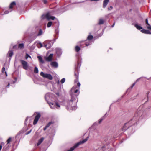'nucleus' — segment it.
Instances as JSON below:
<instances>
[{
  "instance_id": "27",
  "label": "nucleus",
  "mask_w": 151,
  "mask_h": 151,
  "mask_svg": "<svg viewBox=\"0 0 151 151\" xmlns=\"http://www.w3.org/2000/svg\"><path fill=\"white\" fill-rule=\"evenodd\" d=\"M13 54V52L12 51H10L8 53L9 56L11 57L12 56Z\"/></svg>"
},
{
  "instance_id": "58",
  "label": "nucleus",
  "mask_w": 151,
  "mask_h": 151,
  "mask_svg": "<svg viewBox=\"0 0 151 151\" xmlns=\"http://www.w3.org/2000/svg\"><path fill=\"white\" fill-rule=\"evenodd\" d=\"M137 116H139V114H137Z\"/></svg>"
},
{
  "instance_id": "28",
  "label": "nucleus",
  "mask_w": 151,
  "mask_h": 151,
  "mask_svg": "<svg viewBox=\"0 0 151 151\" xmlns=\"http://www.w3.org/2000/svg\"><path fill=\"white\" fill-rule=\"evenodd\" d=\"M52 22H49L47 24V27H51V25H52Z\"/></svg>"
},
{
  "instance_id": "56",
  "label": "nucleus",
  "mask_w": 151,
  "mask_h": 151,
  "mask_svg": "<svg viewBox=\"0 0 151 151\" xmlns=\"http://www.w3.org/2000/svg\"><path fill=\"white\" fill-rule=\"evenodd\" d=\"M148 93H147V96H148Z\"/></svg>"
},
{
  "instance_id": "53",
  "label": "nucleus",
  "mask_w": 151,
  "mask_h": 151,
  "mask_svg": "<svg viewBox=\"0 0 151 151\" xmlns=\"http://www.w3.org/2000/svg\"><path fill=\"white\" fill-rule=\"evenodd\" d=\"M140 78H138V79H137L136 80V82H135L136 83V82H137L140 79Z\"/></svg>"
},
{
  "instance_id": "36",
  "label": "nucleus",
  "mask_w": 151,
  "mask_h": 151,
  "mask_svg": "<svg viewBox=\"0 0 151 151\" xmlns=\"http://www.w3.org/2000/svg\"><path fill=\"white\" fill-rule=\"evenodd\" d=\"M32 130H31L28 131L27 132H26L25 134L26 135H28L31 132Z\"/></svg>"
},
{
  "instance_id": "16",
  "label": "nucleus",
  "mask_w": 151,
  "mask_h": 151,
  "mask_svg": "<svg viewBox=\"0 0 151 151\" xmlns=\"http://www.w3.org/2000/svg\"><path fill=\"white\" fill-rule=\"evenodd\" d=\"M141 32L143 33L151 34V32L148 30L145 29H142L141 30Z\"/></svg>"
},
{
  "instance_id": "37",
  "label": "nucleus",
  "mask_w": 151,
  "mask_h": 151,
  "mask_svg": "<svg viewBox=\"0 0 151 151\" xmlns=\"http://www.w3.org/2000/svg\"><path fill=\"white\" fill-rule=\"evenodd\" d=\"M112 8H113L112 6H110L108 8V10H111L112 9Z\"/></svg>"
},
{
  "instance_id": "42",
  "label": "nucleus",
  "mask_w": 151,
  "mask_h": 151,
  "mask_svg": "<svg viewBox=\"0 0 151 151\" xmlns=\"http://www.w3.org/2000/svg\"><path fill=\"white\" fill-rule=\"evenodd\" d=\"M103 120V119H102L101 118V119H100V120L99 121V123H100Z\"/></svg>"
},
{
  "instance_id": "22",
  "label": "nucleus",
  "mask_w": 151,
  "mask_h": 151,
  "mask_svg": "<svg viewBox=\"0 0 151 151\" xmlns=\"http://www.w3.org/2000/svg\"><path fill=\"white\" fill-rule=\"evenodd\" d=\"M104 22V20L102 19H101L99 20L98 24L99 25L102 24H103Z\"/></svg>"
},
{
  "instance_id": "43",
  "label": "nucleus",
  "mask_w": 151,
  "mask_h": 151,
  "mask_svg": "<svg viewBox=\"0 0 151 151\" xmlns=\"http://www.w3.org/2000/svg\"><path fill=\"white\" fill-rule=\"evenodd\" d=\"M58 29H56L55 30V32L57 34H58Z\"/></svg>"
},
{
  "instance_id": "29",
  "label": "nucleus",
  "mask_w": 151,
  "mask_h": 151,
  "mask_svg": "<svg viewBox=\"0 0 151 151\" xmlns=\"http://www.w3.org/2000/svg\"><path fill=\"white\" fill-rule=\"evenodd\" d=\"M42 34V31L41 29L39 30V32L37 34V36H39L41 35Z\"/></svg>"
},
{
  "instance_id": "4",
  "label": "nucleus",
  "mask_w": 151,
  "mask_h": 151,
  "mask_svg": "<svg viewBox=\"0 0 151 151\" xmlns=\"http://www.w3.org/2000/svg\"><path fill=\"white\" fill-rule=\"evenodd\" d=\"M49 105L50 108L52 109H55L56 108L59 109L60 108V106L59 103L57 102H50L48 103Z\"/></svg>"
},
{
  "instance_id": "7",
  "label": "nucleus",
  "mask_w": 151,
  "mask_h": 151,
  "mask_svg": "<svg viewBox=\"0 0 151 151\" xmlns=\"http://www.w3.org/2000/svg\"><path fill=\"white\" fill-rule=\"evenodd\" d=\"M52 42L51 41L47 40L45 41L43 43L44 46L47 49L50 48L52 46Z\"/></svg>"
},
{
  "instance_id": "54",
  "label": "nucleus",
  "mask_w": 151,
  "mask_h": 151,
  "mask_svg": "<svg viewBox=\"0 0 151 151\" xmlns=\"http://www.w3.org/2000/svg\"><path fill=\"white\" fill-rule=\"evenodd\" d=\"M140 78H138V79H137L136 80V82H135L136 83V82H137L140 79Z\"/></svg>"
},
{
  "instance_id": "19",
  "label": "nucleus",
  "mask_w": 151,
  "mask_h": 151,
  "mask_svg": "<svg viewBox=\"0 0 151 151\" xmlns=\"http://www.w3.org/2000/svg\"><path fill=\"white\" fill-rule=\"evenodd\" d=\"M37 58H38L39 61L41 63H44V61L43 60L42 58V57L40 56H37Z\"/></svg>"
},
{
  "instance_id": "48",
  "label": "nucleus",
  "mask_w": 151,
  "mask_h": 151,
  "mask_svg": "<svg viewBox=\"0 0 151 151\" xmlns=\"http://www.w3.org/2000/svg\"><path fill=\"white\" fill-rule=\"evenodd\" d=\"M82 2H75V3H73V4H78V3H81Z\"/></svg>"
},
{
  "instance_id": "32",
  "label": "nucleus",
  "mask_w": 151,
  "mask_h": 151,
  "mask_svg": "<svg viewBox=\"0 0 151 151\" xmlns=\"http://www.w3.org/2000/svg\"><path fill=\"white\" fill-rule=\"evenodd\" d=\"M145 22L146 25H147V26H150L151 25L149 24L148 22V20L147 19H146L145 20Z\"/></svg>"
},
{
  "instance_id": "55",
  "label": "nucleus",
  "mask_w": 151,
  "mask_h": 151,
  "mask_svg": "<svg viewBox=\"0 0 151 151\" xmlns=\"http://www.w3.org/2000/svg\"><path fill=\"white\" fill-rule=\"evenodd\" d=\"M19 134V133L18 134H17V136H18Z\"/></svg>"
},
{
  "instance_id": "33",
  "label": "nucleus",
  "mask_w": 151,
  "mask_h": 151,
  "mask_svg": "<svg viewBox=\"0 0 151 151\" xmlns=\"http://www.w3.org/2000/svg\"><path fill=\"white\" fill-rule=\"evenodd\" d=\"M30 58L31 59V57L29 55V54H28L27 53L26 54V57H25V58L27 59L28 58Z\"/></svg>"
},
{
  "instance_id": "6",
  "label": "nucleus",
  "mask_w": 151,
  "mask_h": 151,
  "mask_svg": "<svg viewBox=\"0 0 151 151\" xmlns=\"http://www.w3.org/2000/svg\"><path fill=\"white\" fill-rule=\"evenodd\" d=\"M40 75L43 78L48 79L50 80H51L53 79V77L51 74L46 73H45L43 72H40Z\"/></svg>"
},
{
  "instance_id": "5",
  "label": "nucleus",
  "mask_w": 151,
  "mask_h": 151,
  "mask_svg": "<svg viewBox=\"0 0 151 151\" xmlns=\"http://www.w3.org/2000/svg\"><path fill=\"white\" fill-rule=\"evenodd\" d=\"M53 96V94L50 93H48L46 94L45 96V99L48 103L52 101Z\"/></svg>"
},
{
  "instance_id": "31",
  "label": "nucleus",
  "mask_w": 151,
  "mask_h": 151,
  "mask_svg": "<svg viewBox=\"0 0 151 151\" xmlns=\"http://www.w3.org/2000/svg\"><path fill=\"white\" fill-rule=\"evenodd\" d=\"M65 78H62L60 81L61 83L62 84L64 83L65 82Z\"/></svg>"
},
{
  "instance_id": "57",
  "label": "nucleus",
  "mask_w": 151,
  "mask_h": 151,
  "mask_svg": "<svg viewBox=\"0 0 151 151\" xmlns=\"http://www.w3.org/2000/svg\"><path fill=\"white\" fill-rule=\"evenodd\" d=\"M59 83V81H58V83Z\"/></svg>"
},
{
  "instance_id": "25",
  "label": "nucleus",
  "mask_w": 151,
  "mask_h": 151,
  "mask_svg": "<svg viewBox=\"0 0 151 151\" xmlns=\"http://www.w3.org/2000/svg\"><path fill=\"white\" fill-rule=\"evenodd\" d=\"M39 71L38 68L36 67L35 66L34 70V72L35 73H38Z\"/></svg>"
},
{
  "instance_id": "11",
  "label": "nucleus",
  "mask_w": 151,
  "mask_h": 151,
  "mask_svg": "<svg viewBox=\"0 0 151 151\" xmlns=\"http://www.w3.org/2000/svg\"><path fill=\"white\" fill-rule=\"evenodd\" d=\"M21 64L23 66V68L26 70H27L28 68V64L24 60H20Z\"/></svg>"
},
{
  "instance_id": "8",
  "label": "nucleus",
  "mask_w": 151,
  "mask_h": 151,
  "mask_svg": "<svg viewBox=\"0 0 151 151\" xmlns=\"http://www.w3.org/2000/svg\"><path fill=\"white\" fill-rule=\"evenodd\" d=\"M93 38V36L91 35H90L88 36L87 38V40H86V42H85L86 46H87L89 45H91L92 43V42L90 40H92Z\"/></svg>"
},
{
  "instance_id": "30",
  "label": "nucleus",
  "mask_w": 151,
  "mask_h": 151,
  "mask_svg": "<svg viewBox=\"0 0 151 151\" xmlns=\"http://www.w3.org/2000/svg\"><path fill=\"white\" fill-rule=\"evenodd\" d=\"M5 71V68L4 67H3L2 68V72L3 73H4V72L5 73V74H6V76H7V73Z\"/></svg>"
},
{
  "instance_id": "14",
  "label": "nucleus",
  "mask_w": 151,
  "mask_h": 151,
  "mask_svg": "<svg viewBox=\"0 0 151 151\" xmlns=\"http://www.w3.org/2000/svg\"><path fill=\"white\" fill-rule=\"evenodd\" d=\"M56 52L57 55L59 56H60L62 53L61 50L59 48H57L56 49Z\"/></svg>"
},
{
  "instance_id": "49",
  "label": "nucleus",
  "mask_w": 151,
  "mask_h": 151,
  "mask_svg": "<svg viewBox=\"0 0 151 151\" xmlns=\"http://www.w3.org/2000/svg\"><path fill=\"white\" fill-rule=\"evenodd\" d=\"M29 118V117H27V118L25 120V122L27 121V120H28Z\"/></svg>"
},
{
  "instance_id": "46",
  "label": "nucleus",
  "mask_w": 151,
  "mask_h": 151,
  "mask_svg": "<svg viewBox=\"0 0 151 151\" xmlns=\"http://www.w3.org/2000/svg\"><path fill=\"white\" fill-rule=\"evenodd\" d=\"M10 85V83H8V84L6 86V88H8L9 86Z\"/></svg>"
},
{
  "instance_id": "26",
  "label": "nucleus",
  "mask_w": 151,
  "mask_h": 151,
  "mask_svg": "<svg viewBox=\"0 0 151 151\" xmlns=\"http://www.w3.org/2000/svg\"><path fill=\"white\" fill-rule=\"evenodd\" d=\"M75 50L76 52H78L80 50V48L78 46H77L75 47Z\"/></svg>"
},
{
  "instance_id": "20",
  "label": "nucleus",
  "mask_w": 151,
  "mask_h": 151,
  "mask_svg": "<svg viewBox=\"0 0 151 151\" xmlns=\"http://www.w3.org/2000/svg\"><path fill=\"white\" fill-rule=\"evenodd\" d=\"M44 139V138L43 137H42L38 141V142L37 143V145L38 146L40 145L42 142L43 141V140Z\"/></svg>"
},
{
  "instance_id": "2",
  "label": "nucleus",
  "mask_w": 151,
  "mask_h": 151,
  "mask_svg": "<svg viewBox=\"0 0 151 151\" xmlns=\"http://www.w3.org/2000/svg\"><path fill=\"white\" fill-rule=\"evenodd\" d=\"M88 139V137H87L83 140L80 141L79 142L75 144L73 146L71 147L70 150H68L67 151H73L75 148L78 147L79 145L81 144L84 143L87 141Z\"/></svg>"
},
{
  "instance_id": "1",
  "label": "nucleus",
  "mask_w": 151,
  "mask_h": 151,
  "mask_svg": "<svg viewBox=\"0 0 151 151\" xmlns=\"http://www.w3.org/2000/svg\"><path fill=\"white\" fill-rule=\"evenodd\" d=\"M81 65L79 63H78L77 66L75 68L76 70L75 72V76L76 79L75 80V83H76L78 86H74L71 89L70 92V95L71 99L70 101L66 102V104L65 105L66 106L67 109L68 110H75L77 108L76 105L78 101L77 96L79 94V87L80 84L78 82V68Z\"/></svg>"
},
{
  "instance_id": "18",
  "label": "nucleus",
  "mask_w": 151,
  "mask_h": 151,
  "mask_svg": "<svg viewBox=\"0 0 151 151\" xmlns=\"http://www.w3.org/2000/svg\"><path fill=\"white\" fill-rule=\"evenodd\" d=\"M133 24L136 28L139 30H141L142 29V28L140 25H139L137 24Z\"/></svg>"
},
{
  "instance_id": "24",
  "label": "nucleus",
  "mask_w": 151,
  "mask_h": 151,
  "mask_svg": "<svg viewBox=\"0 0 151 151\" xmlns=\"http://www.w3.org/2000/svg\"><path fill=\"white\" fill-rule=\"evenodd\" d=\"M37 46L38 48H40L43 46L42 44L40 42H39L37 43Z\"/></svg>"
},
{
  "instance_id": "38",
  "label": "nucleus",
  "mask_w": 151,
  "mask_h": 151,
  "mask_svg": "<svg viewBox=\"0 0 151 151\" xmlns=\"http://www.w3.org/2000/svg\"><path fill=\"white\" fill-rule=\"evenodd\" d=\"M136 84V82H134V83H133L132 85V86L130 87V88L131 89H132L133 87V86H134V85L135 84Z\"/></svg>"
},
{
  "instance_id": "3",
  "label": "nucleus",
  "mask_w": 151,
  "mask_h": 151,
  "mask_svg": "<svg viewBox=\"0 0 151 151\" xmlns=\"http://www.w3.org/2000/svg\"><path fill=\"white\" fill-rule=\"evenodd\" d=\"M42 19H46L48 20L50 19L54 20L55 19V17L53 16H51L49 13H47L46 14H44L42 15L41 17Z\"/></svg>"
},
{
  "instance_id": "10",
  "label": "nucleus",
  "mask_w": 151,
  "mask_h": 151,
  "mask_svg": "<svg viewBox=\"0 0 151 151\" xmlns=\"http://www.w3.org/2000/svg\"><path fill=\"white\" fill-rule=\"evenodd\" d=\"M104 148V146L100 145V144H99L97 145L94 151H103Z\"/></svg>"
},
{
  "instance_id": "44",
  "label": "nucleus",
  "mask_w": 151,
  "mask_h": 151,
  "mask_svg": "<svg viewBox=\"0 0 151 151\" xmlns=\"http://www.w3.org/2000/svg\"><path fill=\"white\" fill-rule=\"evenodd\" d=\"M136 114H135V116L133 118V119H132V120H134L135 121V119H136Z\"/></svg>"
},
{
  "instance_id": "35",
  "label": "nucleus",
  "mask_w": 151,
  "mask_h": 151,
  "mask_svg": "<svg viewBox=\"0 0 151 151\" xmlns=\"http://www.w3.org/2000/svg\"><path fill=\"white\" fill-rule=\"evenodd\" d=\"M51 124H52L51 122H49V123H48L46 125V126H47V127H48Z\"/></svg>"
},
{
  "instance_id": "50",
  "label": "nucleus",
  "mask_w": 151,
  "mask_h": 151,
  "mask_svg": "<svg viewBox=\"0 0 151 151\" xmlns=\"http://www.w3.org/2000/svg\"><path fill=\"white\" fill-rule=\"evenodd\" d=\"M2 148V146L1 145H0V151L1 150Z\"/></svg>"
},
{
  "instance_id": "9",
  "label": "nucleus",
  "mask_w": 151,
  "mask_h": 151,
  "mask_svg": "<svg viewBox=\"0 0 151 151\" xmlns=\"http://www.w3.org/2000/svg\"><path fill=\"white\" fill-rule=\"evenodd\" d=\"M16 3L14 1L11 3L9 6V8L7 10L5 11L4 12L5 14H7L12 11V9L13 8V7L15 5Z\"/></svg>"
},
{
  "instance_id": "45",
  "label": "nucleus",
  "mask_w": 151,
  "mask_h": 151,
  "mask_svg": "<svg viewBox=\"0 0 151 151\" xmlns=\"http://www.w3.org/2000/svg\"><path fill=\"white\" fill-rule=\"evenodd\" d=\"M48 127H47V126H46L43 129L44 130H45Z\"/></svg>"
},
{
  "instance_id": "41",
  "label": "nucleus",
  "mask_w": 151,
  "mask_h": 151,
  "mask_svg": "<svg viewBox=\"0 0 151 151\" xmlns=\"http://www.w3.org/2000/svg\"><path fill=\"white\" fill-rule=\"evenodd\" d=\"M147 28L151 30V26H147Z\"/></svg>"
},
{
  "instance_id": "40",
  "label": "nucleus",
  "mask_w": 151,
  "mask_h": 151,
  "mask_svg": "<svg viewBox=\"0 0 151 151\" xmlns=\"http://www.w3.org/2000/svg\"><path fill=\"white\" fill-rule=\"evenodd\" d=\"M43 1V3L45 4H47V1L46 0H44Z\"/></svg>"
},
{
  "instance_id": "59",
  "label": "nucleus",
  "mask_w": 151,
  "mask_h": 151,
  "mask_svg": "<svg viewBox=\"0 0 151 151\" xmlns=\"http://www.w3.org/2000/svg\"><path fill=\"white\" fill-rule=\"evenodd\" d=\"M80 45L81 46V45L80 44Z\"/></svg>"
},
{
  "instance_id": "51",
  "label": "nucleus",
  "mask_w": 151,
  "mask_h": 151,
  "mask_svg": "<svg viewBox=\"0 0 151 151\" xmlns=\"http://www.w3.org/2000/svg\"><path fill=\"white\" fill-rule=\"evenodd\" d=\"M115 24V22H114V23L113 25L111 26V27H114V26Z\"/></svg>"
},
{
  "instance_id": "13",
  "label": "nucleus",
  "mask_w": 151,
  "mask_h": 151,
  "mask_svg": "<svg viewBox=\"0 0 151 151\" xmlns=\"http://www.w3.org/2000/svg\"><path fill=\"white\" fill-rule=\"evenodd\" d=\"M53 56V54H51L48 57L45 56L44 57V58L46 61L47 62H50L52 60Z\"/></svg>"
},
{
  "instance_id": "15",
  "label": "nucleus",
  "mask_w": 151,
  "mask_h": 151,
  "mask_svg": "<svg viewBox=\"0 0 151 151\" xmlns=\"http://www.w3.org/2000/svg\"><path fill=\"white\" fill-rule=\"evenodd\" d=\"M109 0H104L103 5V8H105L106 7Z\"/></svg>"
},
{
  "instance_id": "52",
  "label": "nucleus",
  "mask_w": 151,
  "mask_h": 151,
  "mask_svg": "<svg viewBox=\"0 0 151 151\" xmlns=\"http://www.w3.org/2000/svg\"><path fill=\"white\" fill-rule=\"evenodd\" d=\"M32 47H33V48H34L35 47V44L33 45L32 46Z\"/></svg>"
},
{
  "instance_id": "21",
  "label": "nucleus",
  "mask_w": 151,
  "mask_h": 151,
  "mask_svg": "<svg viewBox=\"0 0 151 151\" xmlns=\"http://www.w3.org/2000/svg\"><path fill=\"white\" fill-rule=\"evenodd\" d=\"M24 47V45L23 43L19 44L18 45V48L19 49H22Z\"/></svg>"
},
{
  "instance_id": "47",
  "label": "nucleus",
  "mask_w": 151,
  "mask_h": 151,
  "mask_svg": "<svg viewBox=\"0 0 151 151\" xmlns=\"http://www.w3.org/2000/svg\"><path fill=\"white\" fill-rule=\"evenodd\" d=\"M84 42V41H80V42H78V44H81V43H82V42Z\"/></svg>"
},
{
  "instance_id": "39",
  "label": "nucleus",
  "mask_w": 151,
  "mask_h": 151,
  "mask_svg": "<svg viewBox=\"0 0 151 151\" xmlns=\"http://www.w3.org/2000/svg\"><path fill=\"white\" fill-rule=\"evenodd\" d=\"M14 79H15V81H13V82H12V83H13V84L14 83L16 82L17 80V78H15Z\"/></svg>"
},
{
  "instance_id": "12",
  "label": "nucleus",
  "mask_w": 151,
  "mask_h": 151,
  "mask_svg": "<svg viewBox=\"0 0 151 151\" xmlns=\"http://www.w3.org/2000/svg\"><path fill=\"white\" fill-rule=\"evenodd\" d=\"M41 116V115L40 113H38L37 115L36 116L35 119L34 120L33 124L35 125L37 124L38 121L39 120V119L40 118Z\"/></svg>"
},
{
  "instance_id": "17",
  "label": "nucleus",
  "mask_w": 151,
  "mask_h": 151,
  "mask_svg": "<svg viewBox=\"0 0 151 151\" xmlns=\"http://www.w3.org/2000/svg\"><path fill=\"white\" fill-rule=\"evenodd\" d=\"M51 65L53 67L57 68L58 66V64L56 62H52L51 63Z\"/></svg>"
},
{
  "instance_id": "23",
  "label": "nucleus",
  "mask_w": 151,
  "mask_h": 151,
  "mask_svg": "<svg viewBox=\"0 0 151 151\" xmlns=\"http://www.w3.org/2000/svg\"><path fill=\"white\" fill-rule=\"evenodd\" d=\"M129 122L127 123L124 124V126H123V127L122 128L123 131H125L127 129V128H126V127L127 125H128L129 124Z\"/></svg>"
},
{
  "instance_id": "34",
  "label": "nucleus",
  "mask_w": 151,
  "mask_h": 151,
  "mask_svg": "<svg viewBox=\"0 0 151 151\" xmlns=\"http://www.w3.org/2000/svg\"><path fill=\"white\" fill-rule=\"evenodd\" d=\"M11 140V137L9 138L7 140V144L10 143Z\"/></svg>"
}]
</instances>
